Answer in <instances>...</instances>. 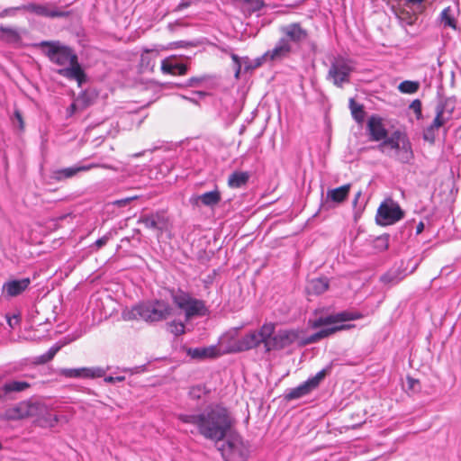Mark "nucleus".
<instances>
[{
  "label": "nucleus",
  "mask_w": 461,
  "mask_h": 461,
  "mask_svg": "<svg viewBox=\"0 0 461 461\" xmlns=\"http://www.w3.org/2000/svg\"><path fill=\"white\" fill-rule=\"evenodd\" d=\"M178 419L194 425L202 436L215 442L222 440L234 424L229 410L220 404L210 405L200 413L180 414Z\"/></svg>",
  "instance_id": "nucleus-1"
},
{
  "label": "nucleus",
  "mask_w": 461,
  "mask_h": 461,
  "mask_svg": "<svg viewBox=\"0 0 461 461\" xmlns=\"http://www.w3.org/2000/svg\"><path fill=\"white\" fill-rule=\"evenodd\" d=\"M44 54L52 63L61 67L58 73L69 79L76 80L80 86L86 79V75L78 63L77 56L68 47L59 41H41L38 44Z\"/></svg>",
  "instance_id": "nucleus-2"
},
{
  "label": "nucleus",
  "mask_w": 461,
  "mask_h": 461,
  "mask_svg": "<svg viewBox=\"0 0 461 461\" xmlns=\"http://www.w3.org/2000/svg\"><path fill=\"white\" fill-rule=\"evenodd\" d=\"M171 307L164 301L141 303L122 312L125 321L141 319L148 322L160 321L171 313Z\"/></svg>",
  "instance_id": "nucleus-3"
},
{
  "label": "nucleus",
  "mask_w": 461,
  "mask_h": 461,
  "mask_svg": "<svg viewBox=\"0 0 461 461\" xmlns=\"http://www.w3.org/2000/svg\"><path fill=\"white\" fill-rule=\"evenodd\" d=\"M362 317V315L358 312H341L335 315H331L326 318H320L315 321L313 323V327L317 328L320 326H324L321 330L310 336L306 342L307 343H315L320 339L326 338L338 330H342L348 329V325H336L337 322H342L347 321L358 320Z\"/></svg>",
  "instance_id": "nucleus-4"
},
{
  "label": "nucleus",
  "mask_w": 461,
  "mask_h": 461,
  "mask_svg": "<svg viewBox=\"0 0 461 461\" xmlns=\"http://www.w3.org/2000/svg\"><path fill=\"white\" fill-rule=\"evenodd\" d=\"M275 332V324L272 322L265 323L259 330H253L236 340L231 346L224 349L223 352H240L258 347L264 343L267 350H270L271 341L269 338Z\"/></svg>",
  "instance_id": "nucleus-5"
},
{
  "label": "nucleus",
  "mask_w": 461,
  "mask_h": 461,
  "mask_svg": "<svg viewBox=\"0 0 461 461\" xmlns=\"http://www.w3.org/2000/svg\"><path fill=\"white\" fill-rule=\"evenodd\" d=\"M26 403L28 418L32 419L41 427L52 428L60 420L68 421V419L66 417L52 414L50 407L41 401L30 399L26 401Z\"/></svg>",
  "instance_id": "nucleus-6"
},
{
  "label": "nucleus",
  "mask_w": 461,
  "mask_h": 461,
  "mask_svg": "<svg viewBox=\"0 0 461 461\" xmlns=\"http://www.w3.org/2000/svg\"><path fill=\"white\" fill-rule=\"evenodd\" d=\"M172 300L174 303L185 312L186 320L196 316H204L206 314L207 309L204 303L182 290L173 293Z\"/></svg>",
  "instance_id": "nucleus-7"
},
{
  "label": "nucleus",
  "mask_w": 461,
  "mask_h": 461,
  "mask_svg": "<svg viewBox=\"0 0 461 461\" xmlns=\"http://www.w3.org/2000/svg\"><path fill=\"white\" fill-rule=\"evenodd\" d=\"M15 11H26L47 18L66 17L69 14L68 12L60 10L53 3H47L43 5L29 3L27 5H23L17 7L5 9L0 14V17L14 14Z\"/></svg>",
  "instance_id": "nucleus-8"
},
{
  "label": "nucleus",
  "mask_w": 461,
  "mask_h": 461,
  "mask_svg": "<svg viewBox=\"0 0 461 461\" xmlns=\"http://www.w3.org/2000/svg\"><path fill=\"white\" fill-rule=\"evenodd\" d=\"M354 69V62L351 59L342 56L336 57L330 63L327 79L336 86L342 87L344 84L349 82L350 75Z\"/></svg>",
  "instance_id": "nucleus-9"
},
{
  "label": "nucleus",
  "mask_w": 461,
  "mask_h": 461,
  "mask_svg": "<svg viewBox=\"0 0 461 461\" xmlns=\"http://www.w3.org/2000/svg\"><path fill=\"white\" fill-rule=\"evenodd\" d=\"M225 461H247L249 447L238 435H231L220 448Z\"/></svg>",
  "instance_id": "nucleus-10"
},
{
  "label": "nucleus",
  "mask_w": 461,
  "mask_h": 461,
  "mask_svg": "<svg viewBox=\"0 0 461 461\" xmlns=\"http://www.w3.org/2000/svg\"><path fill=\"white\" fill-rule=\"evenodd\" d=\"M403 212L397 203L388 200L382 203L377 210L376 222L379 225L386 226L395 223L403 218Z\"/></svg>",
  "instance_id": "nucleus-11"
},
{
  "label": "nucleus",
  "mask_w": 461,
  "mask_h": 461,
  "mask_svg": "<svg viewBox=\"0 0 461 461\" xmlns=\"http://www.w3.org/2000/svg\"><path fill=\"white\" fill-rule=\"evenodd\" d=\"M59 375L66 378L94 379L104 376L106 370L99 367L61 368Z\"/></svg>",
  "instance_id": "nucleus-12"
},
{
  "label": "nucleus",
  "mask_w": 461,
  "mask_h": 461,
  "mask_svg": "<svg viewBox=\"0 0 461 461\" xmlns=\"http://www.w3.org/2000/svg\"><path fill=\"white\" fill-rule=\"evenodd\" d=\"M445 104H439L436 107V116L432 122L427 126L422 132L424 140L434 143L437 136V131L442 127L449 119L445 116Z\"/></svg>",
  "instance_id": "nucleus-13"
},
{
  "label": "nucleus",
  "mask_w": 461,
  "mask_h": 461,
  "mask_svg": "<svg viewBox=\"0 0 461 461\" xmlns=\"http://www.w3.org/2000/svg\"><path fill=\"white\" fill-rule=\"evenodd\" d=\"M31 279H11L6 281L2 287V295L5 299L13 298L22 294L30 285Z\"/></svg>",
  "instance_id": "nucleus-14"
},
{
  "label": "nucleus",
  "mask_w": 461,
  "mask_h": 461,
  "mask_svg": "<svg viewBox=\"0 0 461 461\" xmlns=\"http://www.w3.org/2000/svg\"><path fill=\"white\" fill-rule=\"evenodd\" d=\"M298 339V332L293 330H279L273 337L269 338L271 341V349H281L290 346L295 342Z\"/></svg>",
  "instance_id": "nucleus-15"
},
{
  "label": "nucleus",
  "mask_w": 461,
  "mask_h": 461,
  "mask_svg": "<svg viewBox=\"0 0 461 461\" xmlns=\"http://www.w3.org/2000/svg\"><path fill=\"white\" fill-rule=\"evenodd\" d=\"M293 49L287 39H280L275 47L264 54V59L271 61L281 60L289 56Z\"/></svg>",
  "instance_id": "nucleus-16"
},
{
  "label": "nucleus",
  "mask_w": 461,
  "mask_h": 461,
  "mask_svg": "<svg viewBox=\"0 0 461 461\" xmlns=\"http://www.w3.org/2000/svg\"><path fill=\"white\" fill-rule=\"evenodd\" d=\"M148 229L158 230L162 231L167 225V219L163 212L141 215L138 221Z\"/></svg>",
  "instance_id": "nucleus-17"
},
{
  "label": "nucleus",
  "mask_w": 461,
  "mask_h": 461,
  "mask_svg": "<svg viewBox=\"0 0 461 461\" xmlns=\"http://www.w3.org/2000/svg\"><path fill=\"white\" fill-rule=\"evenodd\" d=\"M186 354L193 359L204 360L218 357L222 351L217 346L212 345L208 347L190 348L186 350Z\"/></svg>",
  "instance_id": "nucleus-18"
},
{
  "label": "nucleus",
  "mask_w": 461,
  "mask_h": 461,
  "mask_svg": "<svg viewBox=\"0 0 461 461\" xmlns=\"http://www.w3.org/2000/svg\"><path fill=\"white\" fill-rule=\"evenodd\" d=\"M281 32L284 34L281 39H287L291 45L303 41L307 36L306 32L298 23L288 24L283 27Z\"/></svg>",
  "instance_id": "nucleus-19"
},
{
  "label": "nucleus",
  "mask_w": 461,
  "mask_h": 461,
  "mask_svg": "<svg viewBox=\"0 0 461 461\" xmlns=\"http://www.w3.org/2000/svg\"><path fill=\"white\" fill-rule=\"evenodd\" d=\"M367 130L371 140L375 141L384 140L387 136V131L383 124L382 119L378 116H371L368 119Z\"/></svg>",
  "instance_id": "nucleus-20"
},
{
  "label": "nucleus",
  "mask_w": 461,
  "mask_h": 461,
  "mask_svg": "<svg viewBox=\"0 0 461 461\" xmlns=\"http://www.w3.org/2000/svg\"><path fill=\"white\" fill-rule=\"evenodd\" d=\"M27 411V403L26 401H23L7 408L2 417L7 420L28 419Z\"/></svg>",
  "instance_id": "nucleus-21"
},
{
  "label": "nucleus",
  "mask_w": 461,
  "mask_h": 461,
  "mask_svg": "<svg viewBox=\"0 0 461 461\" xmlns=\"http://www.w3.org/2000/svg\"><path fill=\"white\" fill-rule=\"evenodd\" d=\"M176 56H169L161 61V71L164 74L185 75L187 67L184 64L175 62Z\"/></svg>",
  "instance_id": "nucleus-22"
},
{
  "label": "nucleus",
  "mask_w": 461,
  "mask_h": 461,
  "mask_svg": "<svg viewBox=\"0 0 461 461\" xmlns=\"http://www.w3.org/2000/svg\"><path fill=\"white\" fill-rule=\"evenodd\" d=\"M221 201V194L217 190L210 191L200 195L191 197L190 203L198 205L199 203L205 206L213 207Z\"/></svg>",
  "instance_id": "nucleus-23"
},
{
  "label": "nucleus",
  "mask_w": 461,
  "mask_h": 461,
  "mask_svg": "<svg viewBox=\"0 0 461 461\" xmlns=\"http://www.w3.org/2000/svg\"><path fill=\"white\" fill-rule=\"evenodd\" d=\"M403 140H408V139L403 136L400 132L393 133L390 138L385 139L379 146L378 149L382 152H385L387 148L393 149L395 152L400 149L401 145H402Z\"/></svg>",
  "instance_id": "nucleus-24"
},
{
  "label": "nucleus",
  "mask_w": 461,
  "mask_h": 461,
  "mask_svg": "<svg viewBox=\"0 0 461 461\" xmlns=\"http://www.w3.org/2000/svg\"><path fill=\"white\" fill-rule=\"evenodd\" d=\"M438 20L444 28L449 27L456 30V11L453 7L444 8L438 16Z\"/></svg>",
  "instance_id": "nucleus-25"
},
{
  "label": "nucleus",
  "mask_w": 461,
  "mask_h": 461,
  "mask_svg": "<svg viewBox=\"0 0 461 461\" xmlns=\"http://www.w3.org/2000/svg\"><path fill=\"white\" fill-rule=\"evenodd\" d=\"M250 174L247 171H234L229 176L228 185L230 188H240L247 185Z\"/></svg>",
  "instance_id": "nucleus-26"
},
{
  "label": "nucleus",
  "mask_w": 461,
  "mask_h": 461,
  "mask_svg": "<svg viewBox=\"0 0 461 461\" xmlns=\"http://www.w3.org/2000/svg\"><path fill=\"white\" fill-rule=\"evenodd\" d=\"M350 186L349 184H347L338 188L328 190L327 199L338 203H342L348 197Z\"/></svg>",
  "instance_id": "nucleus-27"
},
{
  "label": "nucleus",
  "mask_w": 461,
  "mask_h": 461,
  "mask_svg": "<svg viewBox=\"0 0 461 461\" xmlns=\"http://www.w3.org/2000/svg\"><path fill=\"white\" fill-rule=\"evenodd\" d=\"M329 288V281L326 277L314 278L309 281L307 291L309 294H321Z\"/></svg>",
  "instance_id": "nucleus-28"
},
{
  "label": "nucleus",
  "mask_w": 461,
  "mask_h": 461,
  "mask_svg": "<svg viewBox=\"0 0 461 461\" xmlns=\"http://www.w3.org/2000/svg\"><path fill=\"white\" fill-rule=\"evenodd\" d=\"M395 157L402 163H407L412 158L413 154L409 140H403L402 145H401L400 149L395 152Z\"/></svg>",
  "instance_id": "nucleus-29"
},
{
  "label": "nucleus",
  "mask_w": 461,
  "mask_h": 461,
  "mask_svg": "<svg viewBox=\"0 0 461 461\" xmlns=\"http://www.w3.org/2000/svg\"><path fill=\"white\" fill-rule=\"evenodd\" d=\"M312 389L308 384V383L305 381L299 386L291 389L285 395V398L287 400H294L299 399L306 394H308Z\"/></svg>",
  "instance_id": "nucleus-30"
},
{
  "label": "nucleus",
  "mask_w": 461,
  "mask_h": 461,
  "mask_svg": "<svg viewBox=\"0 0 461 461\" xmlns=\"http://www.w3.org/2000/svg\"><path fill=\"white\" fill-rule=\"evenodd\" d=\"M79 173V169L77 165L66 168H61L54 172V177L58 181H61L67 178H71Z\"/></svg>",
  "instance_id": "nucleus-31"
},
{
  "label": "nucleus",
  "mask_w": 461,
  "mask_h": 461,
  "mask_svg": "<svg viewBox=\"0 0 461 461\" xmlns=\"http://www.w3.org/2000/svg\"><path fill=\"white\" fill-rule=\"evenodd\" d=\"M65 344L66 343H63V344H60V345L59 344H56V345L52 346L45 354L41 355V356L36 357V363L37 364L48 363L49 361H50L55 357V355L60 350V348Z\"/></svg>",
  "instance_id": "nucleus-32"
},
{
  "label": "nucleus",
  "mask_w": 461,
  "mask_h": 461,
  "mask_svg": "<svg viewBox=\"0 0 461 461\" xmlns=\"http://www.w3.org/2000/svg\"><path fill=\"white\" fill-rule=\"evenodd\" d=\"M420 89L418 81L405 80L399 84L398 90L402 94H415Z\"/></svg>",
  "instance_id": "nucleus-33"
},
{
  "label": "nucleus",
  "mask_w": 461,
  "mask_h": 461,
  "mask_svg": "<svg viewBox=\"0 0 461 461\" xmlns=\"http://www.w3.org/2000/svg\"><path fill=\"white\" fill-rule=\"evenodd\" d=\"M349 108L353 118L358 123H361L365 119V111L361 104H357L354 99L349 100Z\"/></svg>",
  "instance_id": "nucleus-34"
},
{
  "label": "nucleus",
  "mask_w": 461,
  "mask_h": 461,
  "mask_svg": "<svg viewBox=\"0 0 461 461\" xmlns=\"http://www.w3.org/2000/svg\"><path fill=\"white\" fill-rule=\"evenodd\" d=\"M29 386L30 384L24 381H11L4 385L3 390L5 393L11 392H22Z\"/></svg>",
  "instance_id": "nucleus-35"
},
{
  "label": "nucleus",
  "mask_w": 461,
  "mask_h": 461,
  "mask_svg": "<svg viewBox=\"0 0 461 461\" xmlns=\"http://www.w3.org/2000/svg\"><path fill=\"white\" fill-rule=\"evenodd\" d=\"M1 38L8 42H18L21 39L18 32L14 28L0 27Z\"/></svg>",
  "instance_id": "nucleus-36"
},
{
  "label": "nucleus",
  "mask_w": 461,
  "mask_h": 461,
  "mask_svg": "<svg viewBox=\"0 0 461 461\" xmlns=\"http://www.w3.org/2000/svg\"><path fill=\"white\" fill-rule=\"evenodd\" d=\"M77 166V167L79 169V173L80 172H86V171H89L91 169L98 168V167L104 168V169L116 170L115 167H113V166L108 165V164L89 163V164H78Z\"/></svg>",
  "instance_id": "nucleus-37"
},
{
  "label": "nucleus",
  "mask_w": 461,
  "mask_h": 461,
  "mask_svg": "<svg viewBox=\"0 0 461 461\" xmlns=\"http://www.w3.org/2000/svg\"><path fill=\"white\" fill-rule=\"evenodd\" d=\"M167 330L169 332L176 336H179L185 333V326L182 321H173L167 323Z\"/></svg>",
  "instance_id": "nucleus-38"
},
{
  "label": "nucleus",
  "mask_w": 461,
  "mask_h": 461,
  "mask_svg": "<svg viewBox=\"0 0 461 461\" xmlns=\"http://www.w3.org/2000/svg\"><path fill=\"white\" fill-rule=\"evenodd\" d=\"M325 375H326V370L322 369L320 372H318L315 375V376H313L311 379H308L306 382L311 386V388L313 390L314 388H316L319 385L320 382L325 377Z\"/></svg>",
  "instance_id": "nucleus-39"
},
{
  "label": "nucleus",
  "mask_w": 461,
  "mask_h": 461,
  "mask_svg": "<svg viewBox=\"0 0 461 461\" xmlns=\"http://www.w3.org/2000/svg\"><path fill=\"white\" fill-rule=\"evenodd\" d=\"M409 108L414 112L418 120L422 118L421 102L419 99L413 100Z\"/></svg>",
  "instance_id": "nucleus-40"
},
{
  "label": "nucleus",
  "mask_w": 461,
  "mask_h": 461,
  "mask_svg": "<svg viewBox=\"0 0 461 461\" xmlns=\"http://www.w3.org/2000/svg\"><path fill=\"white\" fill-rule=\"evenodd\" d=\"M193 46H194V44L191 41H178L169 43V45L167 49V50H175V49H178V48L186 49V48L193 47Z\"/></svg>",
  "instance_id": "nucleus-41"
},
{
  "label": "nucleus",
  "mask_w": 461,
  "mask_h": 461,
  "mask_svg": "<svg viewBox=\"0 0 461 461\" xmlns=\"http://www.w3.org/2000/svg\"><path fill=\"white\" fill-rule=\"evenodd\" d=\"M230 58L234 63L235 77L239 78L241 71V59L234 53H230Z\"/></svg>",
  "instance_id": "nucleus-42"
},
{
  "label": "nucleus",
  "mask_w": 461,
  "mask_h": 461,
  "mask_svg": "<svg viewBox=\"0 0 461 461\" xmlns=\"http://www.w3.org/2000/svg\"><path fill=\"white\" fill-rule=\"evenodd\" d=\"M189 393L192 398L199 399L202 397L203 394L205 393V390H204V387H203L201 385H197V386L192 387Z\"/></svg>",
  "instance_id": "nucleus-43"
},
{
  "label": "nucleus",
  "mask_w": 461,
  "mask_h": 461,
  "mask_svg": "<svg viewBox=\"0 0 461 461\" xmlns=\"http://www.w3.org/2000/svg\"><path fill=\"white\" fill-rule=\"evenodd\" d=\"M111 238V234L110 233H107L105 235H104L102 238L98 239L94 244L92 247H95L96 250H98L99 249H101L102 247H104V245L107 244V242L109 241Z\"/></svg>",
  "instance_id": "nucleus-44"
},
{
  "label": "nucleus",
  "mask_w": 461,
  "mask_h": 461,
  "mask_svg": "<svg viewBox=\"0 0 461 461\" xmlns=\"http://www.w3.org/2000/svg\"><path fill=\"white\" fill-rule=\"evenodd\" d=\"M124 379H125L124 376H105L104 382L107 384H113L116 382H122V381H124Z\"/></svg>",
  "instance_id": "nucleus-45"
},
{
  "label": "nucleus",
  "mask_w": 461,
  "mask_h": 461,
  "mask_svg": "<svg viewBox=\"0 0 461 461\" xmlns=\"http://www.w3.org/2000/svg\"><path fill=\"white\" fill-rule=\"evenodd\" d=\"M137 199V196H131V197H127V198H124V199H121V200H117L114 202V204L118 205V206H124L126 204H128L130 202L133 201Z\"/></svg>",
  "instance_id": "nucleus-46"
},
{
  "label": "nucleus",
  "mask_w": 461,
  "mask_h": 461,
  "mask_svg": "<svg viewBox=\"0 0 461 461\" xmlns=\"http://www.w3.org/2000/svg\"><path fill=\"white\" fill-rule=\"evenodd\" d=\"M191 4H192V3H191V1H190V0H182V1L178 4V5H177V7H176V10H177V11H181V10H183V9H185V8H186V7H188V6H190V5H191Z\"/></svg>",
  "instance_id": "nucleus-47"
},
{
  "label": "nucleus",
  "mask_w": 461,
  "mask_h": 461,
  "mask_svg": "<svg viewBox=\"0 0 461 461\" xmlns=\"http://www.w3.org/2000/svg\"><path fill=\"white\" fill-rule=\"evenodd\" d=\"M14 117L17 120L20 129H23V120L21 113L18 110L14 112Z\"/></svg>",
  "instance_id": "nucleus-48"
},
{
  "label": "nucleus",
  "mask_w": 461,
  "mask_h": 461,
  "mask_svg": "<svg viewBox=\"0 0 461 461\" xmlns=\"http://www.w3.org/2000/svg\"><path fill=\"white\" fill-rule=\"evenodd\" d=\"M202 78H199V77H192L188 80L187 82V86H196L197 84H199L200 82H202Z\"/></svg>",
  "instance_id": "nucleus-49"
},
{
  "label": "nucleus",
  "mask_w": 461,
  "mask_h": 461,
  "mask_svg": "<svg viewBox=\"0 0 461 461\" xmlns=\"http://www.w3.org/2000/svg\"><path fill=\"white\" fill-rule=\"evenodd\" d=\"M377 242L381 243L383 249H387L388 247V238L387 237H379L377 239Z\"/></svg>",
  "instance_id": "nucleus-50"
},
{
  "label": "nucleus",
  "mask_w": 461,
  "mask_h": 461,
  "mask_svg": "<svg viewBox=\"0 0 461 461\" xmlns=\"http://www.w3.org/2000/svg\"><path fill=\"white\" fill-rule=\"evenodd\" d=\"M8 324L10 327H13L14 324L18 322V319L16 316H14L13 318L7 319Z\"/></svg>",
  "instance_id": "nucleus-51"
},
{
  "label": "nucleus",
  "mask_w": 461,
  "mask_h": 461,
  "mask_svg": "<svg viewBox=\"0 0 461 461\" xmlns=\"http://www.w3.org/2000/svg\"><path fill=\"white\" fill-rule=\"evenodd\" d=\"M76 109V104H72L68 108L69 115H72L75 113Z\"/></svg>",
  "instance_id": "nucleus-52"
},
{
  "label": "nucleus",
  "mask_w": 461,
  "mask_h": 461,
  "mask_svg": "<svg viewBox=\"0 0 461 461\" xmlns=\"http://www.w3.org/2000/svg\"><path fill=\"white\" fill-rule=\"evenodd\" d=\"M409 4H411V5H420L421 4L422 2H424L425 0H406Z\"/></svg>",
  "instance_id": "nucleus-53"
},
{
  "label": "nucleus",
  "mask_w": 461,
  "mask_h": 461,
  "mask_svg": "<svg viewBox=\"0 0 461 461\" xmlns=\"http://www.w3.org/2000/svg\"><path fill=\"white\" fill-rule=\"evenodd\" d=\"M423 230V223L420 222L417 227V232L420 233Z\"/></svg>",
  "instance_id": "nucleus-54"
},
{
  "label": "nucleus",
  "mask_w": 461,
  "mask_h": 461,
  "mask_svg": "<svg viewBox=\"0 0 461 461\" xmlns=\"http://www.w3.org/2000/svg\"><path fill=\"white\" fill-rule=\"evenodd\" d=\"M361 195V192H358L357 194H356V197H355V200H354V203H357L358 198L360 197Z\"/></svg>",
  "instance_id": "nucleus-55"
},
{
  "label": "nucleus",
  "mask_w": 461,
  "mask_h": 461,
  "mask_svg": "<svg viewBox=\"0 0 461 461\" xmlns=\"http://www.w3.org/2000/svg\"><path fill=\"white\" fill-rule=\"evenodd\" d=\"M143 153H144V151L143 152H140V153H135V154L131 155V157L137 158V157L141 156Z\"/></svg>",
  "instance_id": "nucleus-56"
},
{
  "label": "nucleus",
  "mask_w": 461,
  "mask_h": 461,
  "mask_svg": "<svg viewBox=\"0 0 461 461\" xmlns=\"http://www.w3.org/2000/svg\"><path fill=\"white\" fill-rule=\"evenodd\" d=\"M196 95H200V96H203L205 94L203 93V92H197Z\"/></svg>",
  "instance_id": "nucleus-57"
},
{
  "label": "nucleus",
  "mask_w": 461,
  "mask_h": 461,
  "mask_svg": "<svg viewBox=\"0 0 461 461\" xmlns=\"http://www.w3.org/2000/svg\"><path fill=\"white\" fill-rule=\"evenodd\" d=\"M184 99H187L186 96H183ZM188 100H192L191 98H188Z\"/></svg>",
  "instance_id": "nucleus-58"
},
{
  "label": "nucleus",
  "mask_w": 461,
  "mask_h": 461,
  "mask_svg": "<svg viewBox=\"0 0 461 461\" xmlns=\"http://www.w3.org/2000/svg\"><path fill=\"white\" fill-rule=\"evenodd\" d=\"M0 449H2V443L0 442Z\"/></svg>",
  "instance_id": "nucleus-59"
}]
</instances>
